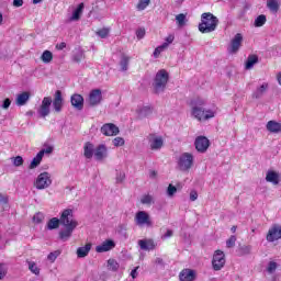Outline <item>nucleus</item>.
I'll list each match as a JSON object with an SVG mask.
<instances>
[{
    "label": "nucleus",
    "instance_id": "obj_3",
    "mask_svg": "<svg viewBox=\"0 0 281 281\" xmlns=\"http://www.w3.org/2000/svg\"><path fill=\"white\" fill-rule=\"evenodd\" d=\"M170 76L168 75V71L166 69H160L154 79V89L156 93H164L166 90V86L168 85Z\"/></svg>",
    "mask_w": 281,
    "mask_h": 281
},
{
    "label": "nucleus",
    "instance_id": "obj_23",
    "mask_svg": "<svg viewBox=\"0 0 281 281\" xmlns=\"http://www.w3.org/2000/svg\"><path fill=\"white\" fill-rule=\"evenodd\" d=\"M195 278L196 274L194 273V270L191 269L182 270L179 276L180 281H194Z\"/></svg>",
    "mask_w": 281,
    "mask_h": 281
},
{
    "label": "nucleus",
    "instance_id": "obj_15",
    "mask_svg": "<svg viewBox=\"0 0 281 281\" xmlns=\"http://www.w3.org/2000/svg\"><path fill=\"white\" fill-rule=\"evenodd\" d=\"M50 106H52V98L45 97L42 101L40 109L37 110L38 115H41V117H47V115H49Z\"/></svg>",
    "mask_w": 281,
    "mask_h": 281
},
{
    "label": "nucleus",
    "instance_id": "obj_45",
    "mask_svg": "<svg viewBox=\"0 0 281 281\" xmlns=\"http://www.w3.org/2000/svg\"><path fill=\"white\" fill-rule=\"evenodd\" d=\"M58 256H60V250H55L47 256V260H49V262H56Z\"/></svg>",
    "mask_w": 281,
    "mask_h": 281
},
{
    "label": "nucleus",
    "instance_id": "obj_59",
    "mask_svg": "<svg viewBox=\"0 0 281 281\" xmlns=\"http://www.w3.org/2000/svg\"><path fill=\"white\" fill-rule=\"evenodd\" d=\"M8 195L0 194V205H7Z\"/></svg>",
    "mask_w": 281,
    "mask_h": 281
},
{
    "label": "nucleus",
    "instance_id": "obj_16",
    "mask_svg": "<svg viewBox=\"0 0 281 281\" xmlns=\"http://www.w3.org/2000/svg\"><path fill=\"white\" fill-rule=\"evenodd\" d=\"M195 149L198 153H205L210 148V139L205 136H199L195 138Z\"/></svg>",
    "mask_w": 281,
    "mask_h": 281
},
{
    "label": "nucleus",
    "instance_id": "obj_52",
    "mask_svg": "<svg viewBox=\"0 0 281 281\" xmlns=\"http://www.w3.org/2000/svg\"><path fill=\"white\" fill-rule=\"evenodd\" d=\"M146 36V30L145 29H138L136 31V38H138V41H142V38H144Z\"/></svg>",
    "mask_w": 281,
    "mask_h": 281
},
{
    "label": "nucleus",
    "instance_id": "obj_53",
    "mask_svg": "<svg viewBox=\"0 0 281 281\" xmlns=\"http://www.w3.org/2000/svg\"><path fill=\"white\" fill-rule=\"evenodd\" d=\"M12 159H13V166H15L16 168H19V166L23 164V157L21 156H16Z\"/></svg>",
    "mask_w": 281,
    "mask_h": 281
},
{
    "label": "nucleus",
    "instance_id": "obj_61",
    "mask_svg": "<svg viewBox=\"0 0 281 281\" xmlns=\"http://www.w3.org/2000/svg\"><path fill=\"white\" fill-rule=\"evenodd\" d=\"M10 104H12V101L10 99H5L2 104V109H10Z\"/></svg>",
    "mask_w": 281,
    "mask_h": 281
},
{
    "label": "nucleus",
    "instance_id": "obj_18",
    "mask_svg": "<svg viewBox=\"0 0 281 281\" xmlns=\"http://www.w3.org/2000/svg\"><path fill=\"white\" fill-rule=\"evenodd\" d=\"M138 247L143 251H153V249H155L157 247V245L155 244V240H153V239H139Z\"/></svg>",
    "mask_w": 281,
    "mask_h": 281
},
{
    "label": "nucleus",
    "instance_id": "obj_33",
    "mask_svg": "<svg viewBox=\"0 0 281 281\" xmlns=\"http://www.w3.org/2000/svg\"><path fill=\"white\" fill-rule=\"evenodd\" d=\"M128 63H131V57L123 55L121 57L120 66L122 71H127L128 70Z\"/></svg>",
    "mask_w": 281,
    "mask_h": 281
},
{
    "label": "nucleus",
    "instance_id": "obj_51",
    "mask_svg": "<svg viewBox=\"0 0 281 281\" xmlns=\"http://www.w3.org/2000/svg\"><path fill=\"white\" fill-rule=\"evenodd\" d=\"M38 153H42V157H45V155H52V153H54V147L48 146V147L40 150Z\"/></svg>",
    "mask_w": 281,
    "mask_h": 281
},
{
    "label": "nucleus",
    "instance_id": "obj_32",
    "mask_svg": "<svg viewBox=\"0 0 281 281\" xmlns=\"http://www.w3.org/2000/svg\"><path fill=\"white\" fill-rule=\"evenodd\" d=\"M60 227V220L57 217H53L47 223V229H58Z\"/></svg>",
    "mask_w": 281,
    "mask_h": 281
},
{
    "label": "nucleus",
    "instance_id": "obj_47",
    "mask_svg": "<svg viewBox=\"0 0 281 281\" xmlns=\"http://www.w3.org/2000/svg\"><path fill=\"white\" fill-rule=\"evenodd\" d=\"M235 245H236V236L233 235V236H231V237L226 240V247H227L228 249H232V247H235Z\"/></svg>",
    "mask_w": 281,
    "mask_h": 281
},
{
    "label": "nucleus",
    "instance_id": "obj_56",
    "mask_svg": "<svg viewBox=\"0 0 281 281\" xmlns=\"http://www.w3.org/2000/svg\"><path fill=\"white\" fill-rule=\"evenodd\" d=\"M173 232L172 229H167L166 234L161 236L162 240H166V238H172Z\"/></svg>",
    "mask_w": 281,
    "mask_h": 281
},
{
    "label": "nucleus",
    "instance_id": "obj_12",
    "mask_svg": "<svg viewBox=\"0 0 281 281\" xmlns=\"http://www.w3.org/2000/svg\"><path fill=\"white\" fill-rule=\"evenodd\" d=\"M109 157V148L104 144H100L94 148V159L95 161H104Z\"/></svg>",
    "mask_w": 281,
    "mask_h": 281
},
{
    "label": "nucleus",
    "instance_id": "obj_60",
    "mask_svg": "<svg viewBox=\"0 0 281 281\" xmlns=\"http://www.w3.org/2000/svg\"><path fill=\"white\" fill-rule=\"evenodd\" d=\"M5 278V268H3V263H0V280Z\"/></svg>",
    "mask_w": 281,
    "mask_h": 281
},
{
    "label": "nucleus",
    "instance_id": "obj_21",
    "mask_svg": "<svg viewBox=\"0 0 281 281\" xmlns=\"http://www.w3.org/2000/svg\"><path fill=\"white\" fill-rule=\"evenodd\" d=\"M269 89V83L263 82L261 83L259 87L256 88V90L252 92V98L255 100H260V98H262V95H265V93H267Z\"/></svg>",
    "mask_w": 281,
    "mask_h": 281
},
{
    "label": "nucleus",
    "instance_id": "obj_48",
    "mask_svg": "<svg viewBox=\"0 0 281 281\" xmlns=\"http://www.w3.org/2000/svg\"><path fill=\"white\" fill-rule=\"evenodd\" d=\"M109 32L110 30L104 27V29H101L97 32V35L100 36V38H106V36H109Z\"/></svg>",
    "mask_w": 281,
    "mask_h": 281
},
{
    "label": "nucleus",
    "instance_id": "obj_20",
    "mask_svg": "<svg viewBox=\"0 0 281 281\" xmlns=\"http://www.w3.org/2000/svg\"><path fill=\"white\" fill-rule=\"evenodd\" d=\"M70 102L72 106L78 111H82V109L85 108V98H82V95L80 94H72Z\"/></svg>",
    "mask_w": 281,
    "mask_h": 281
},
{
    "label": "nucleus",
    "instance_id": "obj_28",
    "mask_svg": "<svg viewBox=\"0 0 281 281\" xmlns=\"http://www.w3.org/2000/svg\"><path fill=\"white\" fill-rule=\"evenodd\" d=\"M267 131L270 133H280L281 124L276 121H269L266 125Z\"/></svg>",
    "mask_w": 281,
    "mask_h": 281
},
{
    "label": "nucleus",
    "instance_id": "obj_4",
    "mask_svg": "<svg viewBox=\"0 0 281 281\" xmlns=\"http://www.w3.org/2000/svg\"><path fill=\"white\" fill-rule=\"evenodd\" d=\"M194 166V155L190 153H183L178 159L179 170L182 172H188Z\"/></svg>",
    "mask_w": 281,
    "mask_h": 281
},
{
    "label": "nucleus",
    "instance_id": "obj_14",
    "mask_svg": "<svg viewBox=\"0 0 281 281\" xmlns=\"http://www.w3.org/2000/svg\"><path fill=\"white\" fill-rule=\"evenodd\" d=\"M148 142L151 150H161L164 147V138H161V136H155V134H150L148 136Z\"/></svg>",
    "mask_w": 281,
    "mask_h": 281
},
{
    "label": "nucleus",
    "instance_id": "obj_38",
    "mask_svg": "<svg viewBox=\"0 0 281 281\" xmlns=\"http://www.w3.org/2000/svg\"><path fill=\"white\" fill-rule=\"evenodd\" d=\"M108 269L110 271H117L120 269V263L115 259L108 260Z\"/></svg>",
    "mask_w": 281,
    "mask_h": 281
},
{
    "label": "nucleus",
    "instance_id": "obj_49",
    "mask_svg": "<svg viewBox=\"0 0 281 281\" xmlns=\"http://www.w3.org/2000/svg\"><path fill=\"white\" fill-rule=\"evenodd\" d=\"M124 179H126V173L124 171H119L116 173V183H124Z\"/></svg>",
    "mask_w": 281,
    "mask_h": 281
},
{
    "label": "nucleus",
    "instance_id": "obj_10",
    "mask_svg": "<svg viewBox=\"0 0 281 281\" xmlns=\"http://www.w3.org/2000/svg\"><path fill=\"white\" fill-rule=\"evenodd\" d=\"M281 238V226L279 224H273L266 236L268 243H276V240H280Z\"/></svg>",
    "mask_w": 281,
    "mask_h": 281
},
{
    "label": "nucleus",
    "instance_id": "obj_39",
    "mask_svg": "<svg viewBox=\"0 0 281 281\" xmlns=\"http://www.w3.org/2000/svg\"><path fill=\"white\" fill-rule=\"evenodd\" d=\"M267 23V16L261 14L255 20L256 27H262Z\"/></svg>",
    "mask_w": 281,
    "mask_h": 281
},
{
    "label": "nucleus",
    "instance_id": "obj_44",
    "mask_svg": "<svg viewBox=\"0 0 281 281\" xmlns=\"http://www.w3.org/2000/svg\"><path fill=\"white\" fill-rule=\"evenodd\" d=\"M176 21L180 27H183L186 25V14L180 13L176 16Z\"/></svg>",
    "mask_w": 281,
    "mask_h": 281
},
{
    "label": "nucleus",
    "instance_id": "obj_64",
    "mask_svg": "<svg viewBox=\"0 0 281 281\" xmlns=\"http://www.w3.org/2000/svg\"><path fill=\"white\" fill-rule=\"evenodd\" d=\"M65 47H67V44L65 42H61V43L56 45V49H59V50L65 49Z\"/></svg>",
    "mask_w": 281,
    "mask_h": 281
},
{
    "label": "nucleus",
    "instance_id": "obj_57",
    "mask_svg": "<svg viewBox=\"0 0 281 281\" xmlns=\"http://www.w3.org/2000/svg\"><path fill=\"white\" fill-rule=\"evenodd\" d=\"M138 270L139 266H137L135 269L131 271V278H133V280H135L139 276V273L137 272Z\"/></svg>",
    "mask_w": 281,
    "mask_h": 281
},
{
    "label": "nucleus",
    "instance_id": "obj_6",
    "mask_svg": "<svg viewBox=\"0 0 281 281\" xmlns=\"http://www.w3.org/2000/svg\"><path fill=\"white\" fill-rule=\"evenodd\" d=\"M134 221L138 227H144V225H146V227H153V221L146 211H138L135 214Z\"/></svg>",
    "mask_w": 281,
    "mask_h": 281
},
{
    "label": "nucleus",
    "instance_id": "obj_31",
    "mask_svg": "<svg viewBox=\"0 0 281 281\" xmlns=\"http://www.w3.org/2000/svg\"><path fill=\"white\" fill-rule=\"evenodd\" d=\"M26 263L31 273H33L34 276H41V268H38V266L34 261L26 260Z\"/></svg>",
    "mask_w": 281,
    "mask_h": 281
},
{
    "label": "nucleus",
    "instance_id": "obj_29",
    "mask_svg": "<svg viewBox=\"0 0 281 281\" xmlns=\"http://www.w3.org/2000/svg\"><path fill=\"white\" fill-rule=\"evenodd\" d=\"M82 10H85V3H80L78 8L72 12L69 21H79L82 15Z\"/></svg>",
    "mask_w": 281,
    "mask_h": 281
},
{
    "label": "nucleus",
    "instance_id": "obj_30",
    "mask_svg": "<svg viewBox=\"0 0 281 281\" xmlns=\"http://www.w3.org/2000/svg\"><path fill=\"white\" fill-rule=\"evenodd\" d=\"M41 161H43V151L37 153L36 157H34L33 160L31 161L29 168L31 170H34V168H38V166H41Z\"/></svg>",
    "mask_w": 281,
    "mask_h": 281
},
{
    "label": "nucleus",
    "instance_id": "obj_5",
    "mask_svg": "<svg viewBox=\"0 0 281 281\" xmlns=\"http://www.w3.org/2000/svg\"><path fill=\"white\" fill-rule=\"evenodd\" d=\"M59 221L64 227H78V222L74 220V211L71 209L64 210Z\"/></svg>",
    "mask_w": 281,
    "mask_h": 281
},
{
    "label": "nucleus",
    "instance_id": "obj_41",
    "mask_svg": "<svg viewBox=\"0 0 281 281\" xmlns=\"http://www.w3.org/2000/svg\"><path fill=\"white\" fill-rule=\"evenodd\" d=\"M165 49H168V44H162L156 47L154 50V57L159 58V55L161 54V52H165Z\"/></svg>",
    "mask_w": 281,
    "mask_h": 281
},
{
    "label": "nucleus",
    "instance_id": "obj_1",
    "mask_svg": "<svg viewBox=\"0 0 281 281\" xmlns=\"http://www.w3.org/2000/svg\"><path fill=\"white\" fill-rule=\"evenodd\" d=\"M205 101L202 98H196L191 101V115L198 122H207V120H212L216 112L214 110H205Z\"/></svg>",
    "mask_w": 281,
    "mask_h": 281
},
{
    "label": "nucleus",
    "instance_id": "obj_50",
    "mask_svg": "<svg viewBox=\"0 0 281 281\" xmlns=\"http://www.w3.org/2000/svg\"><path fill=\"white\" fill-rule=\"evenodd\" d=\"M175 194H177V187L169 184L167 188V195L175 196Z\"/></svg>",
    "mask_w": 281,
    "mask_h": 281
},
{
    "label": "nucleus",
    "instance_id": "obj_63",
    "mask_svg": "<svg viewBox=\"0 0 281 281\" xmlns=\"http://www.w3.org/2000/svg\"><path fill=\"white\" fill-rule=\"evenodd\" d=\"M14 8H21L23 5V0H13Z\"/></svg>",
    "mask_w": 281,
    "mask_h": 281
},
{
    "label": "nucleus",
    "instance_id": "obj_9",
    "mask_svg": "<svg viewBox=\"0 0 281 281\" xmlns=\"http://www.w3.org/2000/svg\"><path fill=\"white\" fill-rule=\"evenodd\" d=\"M243 41L244 37L241 33L235 34V36L231 40V43L228 45V54H238L240 47H243Z\"/></svg>",
    "mask_w": 281,
    "mask_h": 281
},
{
    "label": "nucleus",
    "instance_id": "obj_42",
    "mask_svg": "<svg viewBox=\"0 0 281 281\" xmlns=\"http://www.w3.org/2000/svg\"><path fill=\"white\" fill-rule=\"evenodd\" d=\"M151 113H153V109L150 106H143L139 110V115L142 117H146V116L150 115Z\"/></svg>",
    "mask_w": 281,
    "mask_h": 281
},
{
    "label": "nucleus",
    "instance_id": "obj_2",
    "mask_svg": "<svg viewBox=\"0 0 281 281\" xmlns=\"http://www.w3.org/2000/svg\"><path fill=\"white\" fill-rule=\"evenodd\" d=\"M216 27H218V18L210 12L202 13L201 23L199 24V31L202 34H210L212 32H215Z\"/></svg>",
    "mask_w": 281,
    "mask_h": 281
},
{
    "label": "nucleus",
    "instance_id": "obj_11",
    "mask_svg": "<svg viewBox=\"0 0 281 281\" xmlns=\"http://www.w3.org/2000/svg\"><path fill=\"white\" fill-rule=\"evenodd\" d=\"M101 133L105 137H115V135H120V127L113 123H105L101 127Z\"/></svg>",
    "mask_w": 281,
    "mask_h": 281
},
{
    "label": "nucleus",
    "instance_id": "obj_19",
    "mask_svg": "<svg viewBox=\"0 0 281 281\" xmlns=\"http://www.w3.org/2000/svg\"><path fill=\"white\" fill-rule=\"evenodd\" d=\"M53 106H54V110L56 111V113H60V111H63V92H60V90H57L55 92V97L53 100Z\"/></svg>",
    "mask_w": 281,
    "mask_h": 281
},
{
    "label": "nucleus",
    "instance_id": "obj_54",
    "mask_svg": "<svg viewBox=\"0 0 281 281\" xmlns=\"http://www.w3.org/2000/svg\"><path fill=\"white\" fill-rule=\"evenodd\" d=\"M165 41L166 42L162 43V45H167V47H169V45H172V43L175 42V35H168Z\"/></svg>",
    "mask_w": 281,
    "mask_h": 281
},
{
    "label": "nucleus",
    "instance_id": "obj_46",
    "mask_svg": "<svg viewBox=\"0 0 281 281\" xmlns=\"http://www.w3.org/2000/svg\"><path fill=\"white\" fill-rule=\"evenodd\" d=\"M113 146H115L116 148H120V146H124V144H126V142L124 140V138L122 137H115L112 140Z\"/></svg>",
    "mask_w": 281,
    "mask_h": 281
},
{
    "label": "nucleus",
    "instance_id": "obj_36",
    "mask_svg": "<svg viewBox=\"0 0 281 281\" xmlns=\"http://www.w3.org/2000/svg\"><path fill=\"white\" fill-rule=\"evenodd\" d=\"M267 5L271 12H278L280 10V3L278 0H268Z\"/></svg>",
    "mask_w": 281,
    "mask_h": 281
},
{
    "label": "nucleus",
    "instance_id": "obj_62",
    "mask_svg": "<svg viewBox=\"0 0 281 281\" xmlns=\"http://www.w3.org/2000/svg\"><path fill=\"white\" fill-rule=\"evenodd\" d=\"M82 58H83L82 53H79V54L75 55L74 60H75V63H80V60H82Z\"/></svg>",
    "mask_w": 281,
    "mask_h": 281
},
{
    "label": "nucleus",
    "instance_id": "obj_7",
    "mask_svg": "<svg viewBox=\"0 0 281 281\" xmlns=\"http://www.w3.org/2000/svg\"><path fill=\"white\" fill-rule=\"evenodd\" d=\"M52 186V175L49 172H42L38 175L35 181V188L37 190H45Z\"/></svg>",
    "mask_w": 281,
    "mask_h": 281
},
{
    "label": "nucleus",
    "instance_id": "obj_26",
    "mask_svg": "<svg viewBox=\"0 0 281 281\" xmlns=\"http://www.w3.org/2000/svg\"><path fill=\"white\" fill-rule=\"evenodd\" d=\"M75 229L76 228H74V227L66 226L65 231L59 232L60 240H63L64 243H67V240H69V238H71V234H74Z\"/></svg>",
    "mask_w": 281,
    "mask_h": 281
},
{
    "label": "nucleus",
    "instance_id": "obj_35",
    "mask_svg": "<svg viewBox=\"0 0 281 281\" xmlns=\"http://www.w3.org/2000/svg\"><path fill=\"white\" fill-rule=\"evenodd\" d=\"M256 63H258V56H256V55L248 56L247 61H246V69H252L254 65H256Z\"/></svg>",
    "mask_w": 281,
    "mask_h": 281
},
{
    "label": "nucleus",
    "instance_id": "obj_17",
    "mask_svg": "<svg viewBox=\"0 0 281 281\" xmlns=\"http://www.w3.org/2000/svg\"><path fill=\"white\" fill-rule=\"evenodd\" d=\"M115 247V241L108 239L103 241L101 245L95 247V252L97 254H104V251H111Z\"/></svg>",
    "mask_w": 281,
    "mask_h": 281
},
{
    "label": "nucleus",
    "instance_id": "obj_37",
    "mask_svg": "<svg viewBox=\"0 0 281 281\" xmlns=\"http://www.w3.org/2000/svg\"><path fill=\"white\" fill-rule=\"evenodd\" d=\"M140 203L143 205H153V203H155V198L150 194H145L140 198Z\"/></svg>",
    "mask_w": 281,
    "mask_h": 281
},
{
    "label": "nucleus",
    "instance_id": "obj_27",
    "mask_svg": "<svg viewBox=\"0 0 281 281\" xmlns=\"http://www.w3.org/2000/svg\"><path fill=\"white\" fill-rule=\"evenodd\" d=\"M89 251H91V244H86L77 249V257L87 258V256H89Z\"/></svg>",
    "mask_w": 281,
    "mask_h": 281
},
{
    "label": "nucleus",
    "instance_id": "obj_13",
    "mask_svg": "<svg viewBox=\"0 0 281 281\" xmlns=\"http://www.w3.org/2000/svg\"><path fill=\"white\" fill-rule=\"evenodd\" d=\"M102 102V91L94 89L89 93L88 103L90 106H98Z\"/></svg>",
    "mask_w": 281,
    "mask_h": 281
},
{
    "label": "nucleus",
    "instance_id": "obj_24",
    "mask_svg": "<svg viewBox=\"0 0 281 281\" xmlns=\"http://www.w3.org/2000/svg\"><path fill=\"white\" fill-rule=\"evenodd\" d=\"M30 101V92H22L18 94L15 99V103L18 106H25L27 102Z\"/></svg>",
    "mask_w": 281,
    "mask_h": 281
},
{
    "label": "nucleus",
    "instance_id": "obj_43",
    "mask_svg": "<svg viewBox=\"0 0 281 281\" xmlns=\"http://www.w3.org/2000/svg\"><path fill=\"white\" fill-rule=\"evenodd\" d=\"M278 269V263L276 261H270L267 267L268 273H276V270Z\"/></svg>",
    "mask_w": 281,
    "mask_h": 281
},
{
    "label": "nucleus",
    "instance_id": "obj_55",
    "mask_svg": "<svg viewBox=\"0 0 281 281\" xmlns=\"http://www.w3.org/2000/svg\"><path fill=\"white\" fill-rule=\"evenodd\" d=\"M43 218H45V217L43 216L42 213H36V214L33 216L34 223H43Z\"/></svg>",
    "mask_w": 281,
    "mask_h": 281
},
{
    "label": "nucleus",
    "instance_id": "obj_40",
    "mask_svg": "<svg viewBox=\"0 0 281 281\" xmlns=\"http://www.w3.org/2000/svg\"><path fill=\"white\" fill-rule=\"evenodd\" d=\"M150 5V0H139L136 8L139 12L146 10V7Z\"/></svg>",
    "mask_w": 281,
    "mask_h": 281
},
{
    "label": "nucleus",
    "instance_id": "obj_34",
    "mask_svg": "<svg viewBox=\"0 0 281 281\" xmlns=\"http://www.w3.org/2000/svg\"><path fill=\"white\" fill-rule=\"evenodd\" d=\"M41 60H43L45 64H49L52 60H54V54H52L50 50H44Z\"/></svg>",
    "mask_w": 281,
    "mask_h": 281
},
{
    "label": "nucleus",
    "instance_id": "obj_25",
    "mask_svg": "<svg viewBox=\"0 0 281 281\" xmlns=\"http://www.w3.org/2000/svg\"><path fill=\"white\" fill-rule=\"evenodd\" d=\"M94 154H95V148L93 147V144L86 143L83 147V156L86 157V159L93 158Z\"/></svg>",
    "mask_w": 281,
    "mask_h": 281
},
{
    "label": "nucleus",
    "instance_id": "obj_58",
    "mask_svg": "<svg viewBox=\"0 0 281 281\" xmlns=\"http://www.w3.org/2000/svg\"><path fill=\"white\" fill-rule=\"evenodd\" d=\"M199 199V193L195 190L190 192V201H196Z\"/></svg>",
    "mask_w": 281,
    "mask_h": 281
},
{
    "label": "nucleus",
    "instance_id": "obj_8",
    "mask_svg": "<svg viewBox=\"0 0 281 281\" xmlns=\"http://www.w3.org/2000/svg\"><path fill=\"white\" fill-rule=\"evenodd\" d=\"M225 252L223 250H215L212 259V267L214 271H221L225 267Z\"/></svg>",
    "mask_w": 281,
    "mask_h": 281
},
{
    "label": "nucleus",
    "instance_id": "obj_22",
    "mask_svg": "<svg viewBox=\"0 0 281 281\" xmlns=\"http://www.w3.org/2000/svg\"><path fill=\"white\" fill-rule=\"evenodd\" d=\"M266 181L272 183V186H278L280 183V173L273 170H269L266 175Z\"/></svg>",
    "mask_w": 281,
    "mask_h": 281
}]
</instances>
